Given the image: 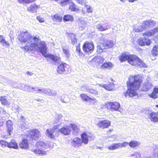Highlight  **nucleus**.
Returning <instances> with one entry per match:
<instances>
[{
    "mask_svg": "<svg viewBox=\"0 0 158 158\" xmlns=\"http://www.w3.org/2000/svg\"><path fill=\"white\" fill-rule=\"evenodd\" d=\"M18 40L21 44L24 43L26 44L23 48L27 52L39 50L44 56L54 58L52 55H46L47 48L45 43H42L38 37L31 36L27 31L21 32L19 35Z\"/></svg>",
    "mask_w": 158,
    "mask_h": 158,
    "instance_id": "obj_1",
    "label": "nucleus"
},
{
    "mask_svg": "<svg viewBox=\"0 0 158 158\" xmlns=\"http://www.w3.org/2000/svg\"><path fill=\"white\" fill-rule=\"evenodd\" d=\"M119 60L121 62L127 60L130 64L135 66L140 67H145L146 66L145 63L137 56L135 55H128L125 52L122 54Z\"/></svg>",
    "mask_w": 158,
    "mask_h": 158,
    "instance_id": "obj_2",
    "label": "nucleus"
},
{
    "mask_svg": "<svg viewBox=\"0 0 158 158\" xmlns=\"http://www.w3.org/2000/svg\"><path fill=\"white\" fill-rule=\"evenodd\" d=\"M46 55H51L55 57V58H52L49 56H44L47 58V60H48V58L51 59L53 62L56 65L57 64H59V65L58 66L57 69V71L58 73L60 74H64L66 73L69 68V65L68 64L62 62H60V58L59 57L51 54H47L46 52Z\"/></svg>",
    "mask_w": 158,
    "mask_h": 158,
    "instance_id": "obj_3",
    "label": "nucleus"
},
{
    "mask_svg": "<svg viewBox=\"0 0 158 158\" xmlns=\"http://www.w3.org/2000/svg\"><path fill=\"white\" fill-rule=\"evenodd\" d=\"M114 45V43L111 40H108L104 37H101L100 42L97 46L96 52L97 54H100L105 51L106 49L112 48Z\"/></svg>",
    "mask_w": 158,
    "mask_h": 158,
    "instance_id": "obj_4",
    "label": "nucleus"
},
{
    "mask_svg": "<svg viewBox=\"0 0 158 158\" xmlns=\"http://www.w3.org/2000/svg\"><path fill=\"white\" fill-rule=\"evenodd\" d=\"M142 81L140 78L136 75H131L127 82V89H139L140 86Z\"/></svg>",
    "mask_w": 158,
    "mask_h": 158,
    "instance_id": "obj_5",
    "label": "nucleus"
},
{
    "mask_svg": "<svg viewBox=\"0 0 158 158\" xmlns=\"http://www.w3.org/2000/svg\"><path fill=\"white\" fill-rule=\"evenodd\" d=\"M40 135V131L36 129H31L28 131V134L26 135L27 138H29L32 140H37Z\"/></svg>",
    "mask_w": 158,
    "mask_h": 158,
    "instance_id": "obj_6",
    "label": "nucleus"
},
{
    "mask_svg": "<svg viewBox=\"0 0 158 158\" xmlns=\"http://www.w3.org/2000/svg\"><path fill=\"white\" fill-rule=\"evenodd\" d=\"M83 48L84 52L91 53L94 49V44L93 43L86 42L84 44Z\"/></svg>",
    "mask_w": 158,
    "mask_h": 158,
    "instance_id": "obj_7",
    "label": "nucleus"
},
{
    "mask_svg": "<svg viewBox=\"0 0 158 158\" xmlns=\"http://www.w3.org/2000/svg\"><path fill=\"white\" fill-rule=\"evenodd\" d=\"M110 122L107 119L100 120L96 124V125L99 128L103 129L107 128L110 125Z\"/></svg>",
    "mask_w": 158,
    "mask_h": 158,
    "instance_id": "obj_8",
    "label": "nucleus"
},
{
    "mask_svg": "<svg viewBox=\"0 0 158 158\" xmlns=\"http://www.w3.org/2000/svg\"><path fill=\"white\" fill-rule=\"evenodd\" d=\"M105 108L109 110H116L118 108V103L117 102H109L105 104Z\"/></svg>",
    "mask_w": 158,
    "mask_h": 158,
    "instance_id": "obj_9",
    "label": "nucleus"
},
{
    "mask_svg": "<svg viewBox=\"0 0 158 158\" xmlns=\"http://www.w3.org/2000/svg\"><path fill=\"white\" fill-rule=\"evenodd\" d=\"M95 27L98 31H105L110 28L107 22L98 23L96 24Z\"/></svg>",
    "mask_w": 158,
    "mask_h": 158,
    "instance_id": "obj_10",
    "label": "nucleus"
},
{
    "mask_svg": "<svg viewBox=\"0 0 158 158\" xmlns=\"http://www.w3.org/2000/svg\"><path fill=\"white\" fill-rule=\"evenodd\" d=\"M80 96L83 101H88L90 104L94 105L97 103V101L96 99L91 98L85 94H81Z\"/></svg>",
    "mask_w": 158,
    "mask_h": 158,
    "instance_id": "obj_11",
    "label": "nucleus"
},
{
    "mask_svg": "<svg viewBox=\"0 0 158 158\" xmlns=\"http://www.w3.org/2000/svg\"><path fill=\"white\" fill-rule=\"evenodd\" d=\"M148 118L151 121L154 123L158 122V111L155 112H152L148 115Z\"/></svg>",
    "mask_w": 158,
    "mask_h": 158,
    "instance_id": "obj_12",
    "label": "nucleus"
},
{
    "mask_svg": "<svg viewBox=\"0 0 158 158\" xmlns=\"http://www.w3.org/2000/svg\"><path fill=\"white\" fill-rule=\"evenodd\" d=\"M77 21L79 29L83 30L86 26L87 21L84 20L82 17H79Z\"/></svg>",
    "mask_w": 158,
    "mask_h": 158,
    "instance_id": "obj_13",
    "label": "nucleus"
},
{
    "mask_svg": "<svg viewBox=\"0 0 158 158\" xmlns=\"http://www.w3.org/2000/svg\"><path fill=\"white\" fill-rule=\"evenodd\" d=\"M89 134L86 132H83L81 135V140L82 142L85 144L88 143L89 139L91 138V136L89 135Z\"/></svg>",
    "mask_w": 158,
    "mask_h": 158,
    "instance_id": "obj_14",
    "label": "nucleus"
},
{
    "mask_svg": "<svg viewBox=\"0 0 158 158\" xmlns=\"http://www.w3.org/2000/svg\"><path fill=\"white\" fill-rule=\"evenodd\" d=\"M19 145L21 149H27L29 148V143L27 140L26 139H23L19 143Z\"/></svg>",
    "mask_w": 158,
    "mask_h": 158,
    "instance_id": "obj_15",
    "label": "nucleus"
},
{
    "mask_svg": "<svg viewBox=\"0 0 158 158\" xmlns=\"http://www.w3.org/2000/svg\"><path fill=\"white\" fill-rule=\"evenodd\" d=\"M71 143L73 147H76L81 146L82 143V142L81 138L78 137H76L72 140Z\"/></svg>",
    "mask_w": 158,
    "mask_h": 158,
    "instance_id": "obj_16",
    "label": "nucleus"
},
{
    "mask_svg": "<svg viewBox=\"0 0 158 158\" xmlns=\"http://www.w3.org/2000/svg\"><path fill=\"white\" fill-rule=\"evenodd\" d=\"M156 24V22L153 20L144 21L142 24V27L144 28H148L149 27H152Z\"/></svg>",
    "mask_w": 158,
    "mask_h": 158,
    "instance_id": "obj_17",
    "label": "nucleus"
},
{
    "mask_svg": "<svg viewBox=\"0 0 158 158\" xmlns=\"http://www.w3.org/2000/svg\"><path fill=\"white\" fill-rule=\"evenodd\" d=\"M62 134L65 135H67L69 134L71 131V129L69 126H66L62 127L59 130Z\"/></svg>",
    "mask_w": 158,
    "mask_h": 158,
    "instance_id": "obj_18",
    "label": "nucleus"
},
{
    "mask_svg": "<svg viewBox=\"0 0 158 158\" xmlns=\"http://www.w3.org/2000/svg\"><path fill=\"white\" fill-rule=\"evenodd\" d=\"M8 148L17 149L18 148V143L15 140L11 139L10 142H8Z\"/></svg>",
    "mask_w": 158,
    "mask_h": 158,
    "instance_id": "obj_19",
    "label": "nucleus"
},
{
    "mask_svg": "<svg viewBox=\"0 0 158 158\" xmlns=\"http://www.w3.org/2000/svg\"><path fill=\"white\" fill-rule=\"evenodd\" d=\"M137 94L135 89H127L125 94V96H128L130 97H133Z\"/></svg>",
    "mask_w": 158,
    "mask_h": 158,
    "instance_id": "obj_20",
    "label": "nucleus"
},
{
    "mask_svg": "<svg viewBox=\"0 0 158 158\" xmlns=\"http://www.w3.org/2000/svg\"><path fill=\"white\" fill-rule=\"evenodd\" d=\"M98 85L101 88H103L105 89H112L113 86L114 85V84L113 82H109L107 84H101L100 85Z\"/></svg>",
    "mask_w": 158,
    "mask_h": 158,
    "instance_id": "obj_21",
    "label": "nucleus"
},
{
    "mask_svg": "<svg viewBox=\"0 0 158 158\" xmlns=\"http://www.w3.org/2000/svg\"><path fill=\"white\" fill-rule=\"evenodd\" d=\"M69 48V47L66 45H65L64 46H62V47L63 52L67 58L69 57L70 56Z\"/></svg>",
    "mask_w": 158,
    "mask_h": 158,
    "instance_id": "obj_22",
    "label": "nucleus"
},
{
    "mask_svg": "<svg viewBox=\"0 0 158 158\" xmlns=\"http://www.w3.org/2000/svg\"><path fill=\"white\" fill-rule=\"evenodd\" d=\"M38 6L35 4H31L27 8V10L31 13H35L36 12Z\"/></svg>",
    "mask_w": 158,
    "mask_h": 158,
    "instance_id": "obj_23",
    "label": "nucleus"
},
{
    "mask_svg": "<svg viewBox=\"0 0 158 158\" xmlns=\"http://www.w3.org/2000/svg\"><path fill=\"white\" fill-rule=\"evenodd\" d=\"M54 131L52 129H47L46 130V133L47 136L52 139H55V136L53 133Z\"/></svg>",
    "mask_w": 158,
    "mask_h": 158,
    "instance_id": "obj_24",
    "label": "nucleus"
},
{
    "mask_svg": "<svg viewBox=\"0 0 158 158\" xmlns=\"http://www.w3.org/2000/svg\"><path fill=\"white\" fill-rule=\"evenodd\" d=\"M69 37L70 39L72 44L74 45L77 43V39L75 34L73 33H70L69 35Z\"/></svg>",
    "mask_w": 158,
    "mask_h": 158,
    "instance_id": "obj_25",
    "label": "nucleus"
},
{
    "mask_svg": "<svg viewBox=\"0 0 158 158\" xmlns=\"http://www.w3.org/2000/svg\"><path fill=\"white\" fill-rule=\"evenodd\" d=\"M31 151L34 152V153L40 155H45L46 154V151L40 149H36L32 150Z\"/></svg>",
    "mask_w": 158,
    "mask_h": 158,
    "instance_id": "obj_26",
    "label": "nucleus"
},
{
    "mask_svg": "<svg viewBox=\"0 0 158 158\" xmlns=\"http://www.w3.org/2000/svg\"><path fill=\"white\" fill-rule=\"evenodd\" d=\"M93 61L98 64H102L103 62L104 58L101 56H96L93 59Z\"/></svg>",
    "mask_w": 158,
    "mask_h": 158,
    "instance_id": "obj_27",
    "label": "nucleus"
},
{
    "mask_svg": "<svg viewBox=\"0 0 158 158\" xmlns=\"http://www.w3.org/2000/svg\"><path fill=\"white\" fill-rule=\"evenodd\" d=\"M0 101L2 104L4 105H9L10 103L7 99L6 96H2L0 97Z\"/></svg>",
    "mask_w": 158,
    "mask_h": 158,
    "instance_id": "obj_28",
    "label": "nucleus"
},
{
    "mask_svg": "<svg viewBox=\"0 0 158 158\" xmlns=\"http://www.w3.org/2000/svg\"><path fill=\"white\" fill-rule=\"evenodd\" d=\"M69 9L72 11H77L78 10V8L75 4L72 1L70 2L69 5Z\"/></svg>",
    "mask_w": 158,
    "mask_h": 158,
    "instance_id": "obj_29",
    "label": "nucleus"
},
{
    "mask_svg": "<svg viewBox=\"0 0 158 158\" xmlns=\"http://www.w3.org/2000/svg\"><path fill=\"white\" fill-rule=\"evenodd\" d=\"M129 146L131 148H135L138 146L140 143L136 141L132 140L128 143Z\"/></svg>",
    "mask_w": 158,
    "mask_h": 158,
    "instance_id": "obj_30",
    "label": "nucleus"
},
{
    "mask_svg": "<svg viewBox=\"0 0 158 158\" xmlns=\"http://www.w3.org/2000/svg\"><path fill=\"white\" fill-rule=\"evenodd\" d=\"M150 97L153 98H156L158 96V89H153L151 94L148 95Z\"/></svg>",
    "mask_w": 158,
    "mask_h": 158,
    "instance_id": "obj_31",
    "label": "nucleus"
},
{
    "mask_svg": "<svg viewBox=\"0 0 158 158\" xmlns=\"http://www.w3.org/2000/svg\"><path fill=\"white\" fill-rule=\"evenodd\" d=\"M0 42L3 46H9V43L6 41L3 36L0 35Z\"/></svg>",
    "mask_w": 158,
    "mask_h": 158,
    "instance_id": "obj_32",
    "label": "nucleus"
},
{
    "mask_svg": "<svg viewBox=\"0 0 158 158\" xmlns=\"http://www.w3.org/2000/svg\"><path fill=\"white\" fill-rule=\"evenodd\" d=\"M63 19L64 22L69 21L73 22V17L69 15H65L63 17Z\"/></svg>",
    "mask_w": 158,
    "mask_h": 158,
    "instance_id": "obj_33",
    "label": "nucleus"
},
{
    "mask_svg": "<svg viewBox=\"0 0 158 158\" xmlns=\"http://www.w3.org/2000/svg\"><path fill=\"white\" fill-rule=\"evenodd\" d=\"M52 18L53 21H56L57 22L61 21L62 19V17L58 14H55L53 15Z\"/></svg>",
    "mask_w": 158,
    "mask_h": 158,
    "instance_id": "obj_34",
    "label": "nucleus"
},
{
    "mask_svg": "<svg viewBox=\"0 0 158 158\" xmlns=\"http://www.w3.org/2000/svg\"><path fill=\"white\" fill-rule=\"evenodd\" d=\"M35 145L37 147L43 148H44L47 146V144L41 141L37 142Z\"/></svg>",
    "mask_w": 158,
    "mask_h": 158,
    "instance_id": "obj_35",
    "label": "nucleus"
},
{
    "mask_svg": "<svg viewBox=\"0 0 158 158\" xmlns=\"http://www.w3.org/2000/svg\"><path fill=\"white\" fill-rule=\"evenodd\" d=\"M0 146L2 148L8 147V142L3 140H0Z\"/></svg>",
    "mask_w": 158,
    "mask_h": 158,
    "instance_id": "obj_36",
    "label": "nucleus"
},
{
    "mask_svg": "<svg viewBox=\"0 0 158 158\" xmlns=\"http://www.w3.org/2000/svg\"><path fill=\"white\" fill-rule=\"evenodd\" d=\"M112 66V64L110 62H106L104 63L102 65V68H110Z\"/></svg>",
    "mask_w": 158,
    "mask_h": 158,
    "instance_id": "obj_37",
    "label": "nucleus"
},
{
    "mask_svg": "<svg viewBox=\"0 0 158 158\" xmlns=\"http://www.w3.org/2000/svg\"><path fill=\"white\" fill-rule=\"evenodd\" d=\"M152 53L154 55H158V45L155 46L154 47L152 51Z\"/></svg>",
    "mask_w": 158,
    "mask_h": 158,
    "instance_id": "obj_38",
    "label": "nucleus"
},
{
    "mask_svg": "<svg viewBox=\"0 0 158 158\" xmlns=\"http://www.w3.org/2000/svg\"><path fill=\"white\" fill-rule=\"evenodd\" d=\"M72 0H63L61 2L60 5L61 6H65L67 4L69 5Z\"/></svg>",
    "mask_w": 158,
    "mask_h": 158,
    "instance_id": "obj_39",
    "label": "nucleus"
},
{
    "mask_svg": "<svg viewBox=\"0 0 158 158\" xmlns=\"http://www.w3.org/2000/svg\"><path fill=\"white\" fill-rule=\"evenodd\" d=\"M6 126L7 127V131L9 135H11L10 132L12 131L13 130V128L12 125H10L8 124L7 123L6 124Z\"/></svg>",
    "mask_w": 158,
    "mask_h": 158,
    "instance_id": "obj_40",
    "label": "nucleus"
},
{
    "mask_svg": "<svg viewBox=\"0 0 158 158\" xmlns=\"http://www.w3.org/2000/svg\"><path fill=\"white\" fill-rule=\"evenodd\" d=\"M35 0H18L20 3H28L33 2Z\"/></svg>",
    "mask_w": 158,
    "mask_h": 158,
    "instance_id": "obj_41",
    "label": "nucleus"
},
{
    "mask_svg": "<svg viewBox=\"0 0 158 158\" xmlns=\"http://www.w3.org/2000/svg\"><path fill=\"white\" fill-rule=\"evenodd\" d=\"M118 145L117 144H114L109 146L108 148L110 150H114L118 148Z\"/></svg>",
    "mask_w": 158,
    "mask_h": 158,
    "instance_id": "obj_42",
    "label": "nucleus"
},
{
    "mask_svg": "<svg viewBox=\"0 0 158 158\" xmlns=\"http://www.w3.org/2000/svg\"><path fill=\"white\" fill-rule=\"evenodd\" d=\"M71 127L74 131H77L79 129L77 126L75 124H70Z\"/></svg>",
    "mask_w": 158,
    "mask_h": 158,
    "instance_id": "obj_43",
    "label": "nucleus"
},
{
    "mask_svg": "<svg viewBox=\"0 0 158 158\" xmlns=\"http://www.w3.org/2000/svg\"><path fill=\"white\" fill-rule=\"evenodd\" d=\"M151 31H146L143 34V36H146V37H148L153 35Z\"/></svg>",
    "mask_w": 158,
    "mask_h": 158,
    "instance_id": "obj_44",
    "label": "nucleus"
},
{
    "mask_svg": "<svg viewBox=\"0 0 158 158\" xmlns=\"http://www.w3.org/2000/svg\"><path fill=\"white\" fill-rule=\"evenodd\" d=\"M143 29H144L142 25L141 26H140L138 29H135V31L137 32H140L142 31Z\"/></svg>",
    "mask_w": 158,
    "mask_h": 158,
    "instance_id": "obj_45",
    "label": "nucleus"
},
{
    "mask_svg": "<svg viewBox=\"0 0 158 158\" xmlns=\"http://www.w3.org/2000/svg\"><path fill=\"white\" fill-rule=\"evenodd\" d=\"M143 39H144L145 40L144 42V45H150V44L151 41L149 39L144 38H143Z\"/></svg>",
    "mask_w": 158,
    "mask_h": 158,
    "instance_id": "obj_46",
    "label": "nucleus"
},
{
    "mask_svg": "<svg viewBox=\"0 0 158 158\" xmlns=\"http://www.w3.org/2000/svg\"><path fill=\"white\" fill-rule=\"evenodd\" d=\"M144 39H143V38H140L139 40V45L141 46H143L144 45V41L145 40Z\"/></svg>",
    "mask_w": 158,
    "mask_h": 158,
    "instance_id": "obj_47",
    "label": "nucleus"
},
{
    "mask_svg": "<svg viewBox=\"0 0 158 158\" xmlns=\"http://www.w3.org/2000/svg\"><path fill=\"white\" fill-rule=\"evenodd\" d=\"M128 143L127 142H124L122 143L119 144V148H122L126 146Z\"/></svg>",
    "mask_w": 158,
    "mask_h": 158,
    "instance_id": "obj_48",
    "label": "nucleus"
},
{
    "mask_svg": "<svg viewBox=\"0 0 158 158\" xmlns=\"http://www.w3.org/2000/svg\"><path fill=\"white\" fill-rule=\"evenodd\" d=\"M151 31L153 35L157 33L158 32V27H156L153 29L151 30Z\"/></svg>",
    "mask_w": 158,
    "mask_h": 158,
    "instance_id": "obj_49",
    "label": "nucleus"
},
{
    "mask_svg": "<svg viewBox=\"0 0 158 158\" xmlns=\"http://www.w3.org/2000/svg\"><path fill=\"white\" fill-rule=\"evenodd\" d=\"M145 86H146L145 88L147 89L152 88V85L150 83H148Z\"/></svg>",
    "mask_w": 158,
    "mask_h": 158,
    "instance_id": "obj_50",
    "label": "nucleus"
},
{
    "mask_svg": "<svg viewBox=\"0 0 158 158\" xmlns=\"http://www.w3.org/2000/svg\"><path fill=\"white\" fill-rule=\"evenodd\" d=\"M76 51L78 53L79 55H80L82 54V52L81 51L80 48L79 47L77 46L76 47Z\"/></svg>",
    "mask_w": 158,
    "mask_h": 158,
    "instance_id": "obj_51",
    "label": "nucleus"
},
{
    "mask_svg": "<svg viewBox=\"0 0 158 158\" xmlns=\"http://www.w3.org/2000/svg\"><path fill=\"white\" fill-rule=\"evenodd\" d=\"M37 19L40 23L43 22L44 21V18H41L40 16H37Z\"/></svg>",
    "mask_w": 158,
    "mask_h": 158,
    "instance_id": "obj_52",
    "label": "nucleus"
},
{
    "mask_svg": "<svg viewBox=\"0 0 158 158\" xmlns=\"http://www.w3.org/2000/svg\"><path fill=\"white\" fill-rule=\"evenodd\" d=\"M86 8L87 9L86 11L88 13L92 12V10L90 6H86Z\"/></svg>",
    "mask_w": 158,
    "mask_h": 158,
    "instance_id": "obj_53",
    "label": "nucleus"
},
{
    "mask_svg": "<svg viewBox=\"0 0 158 158\" xmlns=\"http://www.w3.org/2000/svg\"><path fill=\"white\" fill-rule=\"evenodd\" d=\"M59 125H57L55 126H54L53 127L52 129V130H53V131H54L57 129H58L59 128Z\"/></svg>",
    "mask_w": 158,
    "mask_h": 158,
    "instance_id": "obj_54",
    "label": "nucleus"
},
{
    "mask_svg": "<svg viewBox=\"0 0 158 158\" xmlns=\"http://www.w3.org/2000/svg\"><path fill=\"white\" fill-rule=\"evenodd\" d=\"M76 1L78 3L82 5L84 4L83 0H77Z\"/></svg>",
    "mask_w": 158,
    "mask_h": 158,
    "instance_id": "obj_55",
    "label": "nucleus"
},
{
    "mask_svg": "<svg viewBox=\"0 0 158 158\" xmlns=\"http://www.w3.org/2000/svg\"><path fill=\"white\" fill-rule=\"evenodd\" d=\"M26 73L27 74V75H29L30 76H32L33 74V73L32 72H29L28 71Z\"/></svg>",
    "mask_w": 158,
    "mask_h": 158,
    "instance_id": "obj_56",
    "label": "nucleus"
},
{
    "mask_svg": "<svg viewBox=\"0 0 158 158\" xmlns=\"http://www.w3.org/2000/svg\"><path fill=\"white\" fill-rule=\"evenodd\" d=\"M23 85H24L25 86V87H24V88H25L26 89H30L31 87L28 85H25L24 84H23Z\"/></svg>",
    "mask_w": 158,
    "mask_h": 158,
    "instance_id": "obj_57",
    "label": "nucleus"
},
{
    "mask_svg": "<svg viewBox=\"0 0 158 158\" xmlns=\"http://www.w3.org/2000/svg\"><path fill=\"white\" fill-rule=\"evenodd\" d=\"M82 88H85V89H87V88H88V86L86 85H83Z\"/></svg>",
    "mask_w": 158,
    "mask_h": 158,
    "instance_id": "obj_58",
    "label": "nucleus"
},
{
    "mask_svg": "<svg viewBox=\"0 0 158 158\" xmlns=\"http://www.w3.org/2000/svg\"><path fill=\"white\" fill-rule=\"evenodd\" d=\"M137 0H129L130 2H134L135 1H137Z\"/></svg>",
    "mask_w": 158,
    "mask_h": 158,
    "instance_id": "obj_59",
    "label": "nucleus"
},
{
    "mask_svg": "<svg viewBox=\"0 0 158 158\" xmlns=\"http://www.w3.org/2000/svg\"><path fill=\"white\" fill-rule=\"evenodd\" d=\"M111 131H112V130H110L107 131V133L109 134L111 132Z\"/></svg>",
    "mask_w": 158,
    "mask_h": 158,
    "instance_id": "obj_60",
    "label": "nucleus"
},
{
    "mask_svg": "<svg viewBox=\"0 0 158 158\" xmlns=\"http://www.w3.org/2000/svg\"><path fill=\"white\" fill-rule=\"evenodd\" d=\"M153 89H158V88H156V87H155L154 88H153Z\"/></svg>",
    "mask_w": 158,
    "mask_h": 158,
    "instance_id": "obj_61",
    "label": "nucleus"
},
{
    "mask_svg": "<svg viewBox=\"0 0 158 158\" xmlns=\"http://www.w3.org/2000/svg\"><path fill=\"white\" fill-rule=\"evenodd\" d=\"M82 12L83 14H85V12L83 11V10H82Z\"/></svg>",
    "mask_w": 158,
    "mask_h": 158,
    "instance_id": "obj_62",
    "label": "nucleus"
},
{
    "mask_svg": "<svg viewBox=\"0 0 158 158\" xmlns=\"http://www.w3.org/2000/svg\"><path fill=\"white\" fill-rule=\"evenodd\" d=\"M125 0H120V1H121V2H124V1H125Z\"/></svg>",
    "mask_w": 158,
    "mask_h": 158,
    "instance_id": "obj_63",
    "label": "nucleus"
},
{
    "mask_svg": "<svg viewBox=\"0 0 158 158\" xmlns=\"http://www.w3.org/2000/svg\"><path fill=\"white\" fill-rule=\"evenodd\" d=\"M155 106L157 107H158V105H156Z\"/></svg>",
    "mask_w": 158,
    "mask_h": 158,
    "instance_id": "obj_64",
    "label": "nucleus"
}]
</instances>
